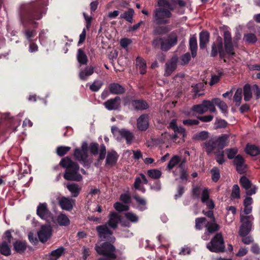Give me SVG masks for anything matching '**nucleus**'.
Listing matches in <instances>:
<instances>
[{
  "label": "nucleus",
  "instance_id": "1",
  "mask_svg": "<svg viewBox=\"0 0 260 260\" xmlns=\"http://www.w3.org/2000/svg\"><path fill=\"white\" fill-rule=\"evenodd\" d=\"M43 5L38 2H32L21 6L20 10L21 24L24 29L22 32L29 42L33 41L36 35L38 23L34 20H40L42 17V10Z\"/></svg>",
  "mask_w": 260,
  "mask_h": 260
},
{
  "label": "nucleus",
  "instance_id": "2",
  "mask_svg": "<svg viewBox=\"0 0 260 260\" xmlns=\"http://www.w3.org/2000/svg\"><path fill=\"white\" fill-rule=\"evenodd\" d=\"M223 37L224 43L220 36H218L216 41L212 43L210 56L215 57L218 54L219 58L225 62L226 54L229 56L233 57L236 55V53L231 32L229 30L224 31Z\"/></svg>",
  "mask_w": 260,
  "mask_h": 260
},
{
  "label": "nucleus",
  "instance_id": "3",
  "mask_svg": "<svg viewBox=\"0 0 260 260\" xmlns=\"http://www.w3.org/2000/svg\"><path fill=\"white\" fill-rule=\"evenodd\" d=\"M172 13L166 8H155L152 13V21L156 25L153 28L152 34L153 36H162L168 34L171 30L170 18Z\"/></svg>",
  "mask_w": 260,
  "mask_h": 260
},
{
  "label": "nucleus",
  "instance_id": "4",
  "mask_svg": "<svg viewBox=\"0 0 260 260\" xmlns=\"http://www.w3.org/2000/svg\"><path fill=\"white\" fill-rule=\"evenodd\" d=\"M59 165L66 169L63 178L66 180L77 182L82 180V176L79 173V165L77 162L72 160L69 156L62 158L59 162Z\"/></svg>",
  "mask_w": 260,
  "mask_h": 260
},
{
  "label": "nucleus",
  "instance_id": "5",
  "mask_svg": "<svg viewBox=\"0 0 260 260\" xmlns=\"http://www.w3.org/2000/svg\"><path fill=\"white\" fill-rule=\"evenodd\" d=\"M229 136L226 134H222L221 136H212L209 140L202 144L203 148L208 155L216 153L222 150L229 142Z\"/></svg>",
  "mask_w": 260,
  "mask_h": 260
},
{
  "label": "nucleus",
  "instance_id": "6",
  "mask_svg": "<svg viewBox=\"0 0 260 260\" xmlns=\"http://www.w3.org/2000/svg\"><path fill=\"white\" fill-rule=\"evenodd\" d=\"M112 243V242L107 241L100 245L96 244L94 249L98 254L105 256L111 259H116L117 258L115 253L116 249Z\"/></svg>",
  "mask_w": 260,
  "mask_h": 260
},
{
  "label": "nucleus",
  "instance_id": "7",
  "mask_svg": "<svg viewBox=\"0 0 260 260\" xmlns=\"http://www.w3.org/2000/svg\"><path fill=\"white\" fill-rule=\"evenodd\" d=\"M207 248L212 252L219 253L225 251L224 241L221 233H218L207 244Z\"/></svg>",
  "mask_w": 260,
  "mask_h": 260
},
{
  "label": "nucleus",
  "instance_id": "8",
  "mask_svg": "<svg viewBox=\"0 0 260 260\" xmlns=\"http://www.w3.org/2000/svg\"><path fill=\"white\" fill-rule=\"evenodd\" d=\"M96 230L100 238L109 241L112 243L115 242L116 239L112 236L113 232L107 226V224L97 226Z\"/></svg>",
  "mask_w": 260,
  "mask_h": 260
},
{
  "label": "nucleus",
  "instance_id": "9",
  "mask_svg": "<svg viewBox=\"0 0 260 260\" xmlns=\"http://www.w3.org/2000/svg\"><path fill=\"white\" fill-rule=\"evenodd\" d=\"M123 100L125 104L131 103L133 108L136 111H144L149 108L148 103L143 99L131 100L128 95L124 98Z\"/></svg>",
  "mask_w": 260,
  "mask_h": 260
},
{
  "label": "nucleus",
  "instance_id": "10",
  "mask_svg": "<svg viewBox=\"0 0 260 260\" xmlns=\"http://www.w3.org/2000/svg\"><path fill=\"white\" fill-rule=\"evenodd\" d=\"M178 39V35L175 31H173L168 35L166 39L164 38L165 43L162 44V47L165 49V52L168 51L177 44Z\"/></svg>",
  "mask_w": 260,
  "mask_h": 260
},
{
  "label": "nucleus",
  "instance_id": "11",
  "mask_svg": "<svg viewBox=\"0 0 260 260\" xmlns=\"http://www.w3.org/2000/svg\"><path fill=\"white\" fill-rule=\"evenodd\" d=\"M233 162L239 174H242L246 172L247 165L245 164V158L241 154H238L234 158Z\"/></svg>",
  "mask_w": 260,
  "mask_h": 260
},
{
  "label": "nucleus",
  "instance_id": "12",
  "mask_svg": "<svg viewBox=\"0 0 260 260\" xmlns=\"http://www.w3.org/2000/svg\"><path fill=\"white\" fill-rule=\"evenodd\" d=\"M241 221L243 223L240 228L239 234L241 237H245L251 231V223L248 216H241Z\"/></svg>",
  "mask_w": 260,
  "mask_h": 260
},
{
  "label": "nucleus",
  "instance_id": "13",
  "mask_svg": "<svg viewBox=\"0 0 260 260\" xmlns=\"http://www.w3.org/2000/svg\"><path fill=\"white\" fill-rule=\"evenodd\" d=\"M52 235V228L50 225H43L38 232L40 241L42 243L46 242Z\"/></svg>",
  "mask_w": 260,
  "mask_h": 260
},
{
  "label": "nucleus",
  "instance_id": "14",
  "mask_svg": "<svg viewBox=\"0 0 260 260\" xmlns=\"http://www.w3.org/2000/svg\"><path fill=\"white\" fill-rule=\"evenodd\" d=\"M37 214L42 219L47 220L51 217L52 214L48 208L46 203H39L37 208Z\"/></svg>",
  "mask_w": 260,
  "mask_h": 260
},
{
  "label": "nucleus",
  "instance_id": "15",
  "mask_svg": "<svg viewBox=\"0 0 260 260\" xmlns=\"http://www.w3.org/2000/svg\"><path fill=\"white\" fill-rule=\"evenodd\" d=\"M120 104L121 98L119 96L108 100L104 103L105 107L109 111L118 110Z\"/></svg>",
  "mask_w": 260,
  "mask_h": 260
},
{
  "label": "nucleus",
  "instance_id": "16",
  "mask_svg": "<svg viewBox=\"0 0 260 260\" xmlns=\"http://www.w3.org/2000/svg\"><path fill=\"white\" fill-rule=\"evenodd\" d=\"M149 115L147 114L141 115L137 120V127L140 131H146L149 127Z\"/></svg>",
  "mask_w": 260,
  "mask_h": 260
},
{
  "label": "nucleus",
  "instance_id": "17",
  "mask_svg": "<svg viewBox=\"0 0 260 260\" xmlns=\"http://www.w3.org/2000/svg\"><path fill=\"white\" fill-rule=\"evenodd\" d=\"M75 200L65 197H61L58 201V205L63 210L71 211L75 205Z\"/></svg>",
  "mask_w": 260,
  "mask_h": 260
},
{
  "label": "nucleus",
  "instance_id": "18",
  "mask_svg": "<svg viewBox=\"0 0 260 260\" xmlns=\"http://www.w3.org/2000/svg\"><path fill=\"white\" fill-rule=\"evenodd\" d=\"M119 155L114 150L108 151L106 158L105 166L107 167L114 166L118 160Z\"/></svg>",
  "mask_w": 260,
  "mask_h": 260
},
{
  "label": "nucleus",
  "instance_id": "19",
  "mask_svg": "<svg viewBox=\"0 0 260 260\" xmlns=\"http://www.w3.org/2000/svg\"><path fill=\"white\" fill-rule=\"evenodd\" d=\"M109 221L108 224L109 226L113 229L117 228L119 222H121V217L117 213L112 211L109 215Z\"/></svg>",
  "mask_w": 260,
  "mask_h": 260
},
{
  "label": "nucleus",
  "instance_id": "20",
  "mask_svg": "<svg viewBox=\"0 0 260 260\" xmlns=\"http://www.w3.org/2000/svg\"><path fill=\"white\" fill-rule=\"evenodd\" d=\"M108 89L110 93L115 95L123 94L126 91L125 88L118 83H112L109 84Z\"/></svg>",
  "mask_w": 260,
  "mask_h": 260
},
{
  "label": "nucleus",
  "instance_id": "21",
  "mask_svg": "<svg viewBox=\"0 0 260 260\" xmlns=\"http://www.w3.org/2000/svg\"><path fill=\"white\" fill-rule=\"evenodd\" d=\"M210 34L206 30H203L199 34V46L201 49L203 50L207 47L209 42Z\"/></svg>",
  "mask_w": 260,
  "mask_h": 260
},
{
  "label": "nucleus",
  "instance_id": "22",
  "mask_svg": "<svg viewBox=\"0 0 260 260\" xmlns=\"http://www.w3.org/2000/svg\"><path fill=\"white\" fill-rule=\"evenodd\" d=\"M205 227L206 228V233H207L208 234H212L217 232L220 229V225L216 223V219L214 221L212 220L207 221L205 225Z\"/></svg>",
  "mask_w": 260,
  "mask_h": 260
},
{
  "label": "nucleus",
  "instance_id": "23",
  "mask_svg": "<svg viewBox=\"0 0 260 260\" xmlns=\"http://www.w3.org/2000/svg\"><path fill=\"white\" fill-rule=\"evenodd\" d=\"M27 247V243L25 241L16 240L13 242V249L17 253L22 254L25 252Z\"/></svg>",
  "mask_w": 260,
  "mask_h": 260
},
{
  "label": "nucleus",
  "instance_id": "24",
  "mask_svg": "<svg viewBox=\"0 0 260 260\" xmlns=\"http://www.w3.org/2000/svg\"><path fill=\"white\" fill-rule=\"evenodd\" d=\"M119 134L122 138L126 140V143L127 145H131L133 140L135 138L134 135L129 131L122 128L119 131Z\"/></svg>",
  "mask_w": 260,
  "mask_h": 260
},
{
  "label": "nucleus",
  "instance_id": "25",
  "mask_svg": "<svg viewBox=\"0 0 260 260\" xmlns=\"http://www.w3.org/2000/svg\"><path fill=\"white\" fill-rule=\"evenodd\" d=\"M209 103L208 100H204L201 104L193 106L191 110L197 113L204 114L207 111V104Z\"/></svg>",
  "mask_w": 260,
  "mask_h": 260
},
{
  "label": "nucleus",
  "instance_id": "26",
  "mask_svg": "<svg viewBox=\"0 0 260 260\" xmlns=\"http://www.w3.org/2000/svg\"><path fill=\"white\" fill-rule=\"evenodd\" d=\"M95 67H86L84 70L81 71L79 74V78L83 81L87 79V77L92 75L94 73Z\"/></svg>",
  "mask_w": 260,
  "mask_h": 260
},
{
  "label": "nucleus",
  "instance_id": "27",
  "mask_svg": "<svg viewBox=\"0 0 260 260\" xmlns=\"http://www.w3.org/2000/svg\"><path fill=\"white\" fill-rule=\"evenodd\" d=\"M189 48L191 52V56L194 58L197 55L198 43L196 36H193L189 40Z\"/></svg>",
  "mask_w": 260,
  "mask_h": 260
},
{
  "label": "nucleus",
  "instance_id": "28",
  "mask_svg": "<svg viewBox=\"0 0 260 260\" xmlns=\"http://www.w3.org/2000/svg\"><path fill=\"white\" fill-rule=\"evenodd\" d=\"M89 156L88 155V147L86 142H83L81 145V148H76L74 151V156Z\"/></svg>",
  "mask_w": 260,
  "mask_h": 260
},
{
  "label": "nucleus",
  "instance_id": "29",
  "mask_svg": "<svg viewBox=\"0 0 260 260\" xmlns=\"http://www.w3.org/2000/svg\"><path fill=\"white\" fill-rule=\"evenodd\" d=\"M76 58L80 65H86L88 62V57L84 51L79 48L77 50Z\"/></svg>",
  "mask_w": 260,
  "mask_h": 260
},
{
  "label": "nucleus",
  "instance_id": "30",
  "mask_svg": "<svg viewBox=\"0 0 260 260\" xmlns=\"http://www.w3.org/2000/svg\"><path fill=\"white\" fill-rule=\"evenodd\" d=\"M177 67V62L176 60L172 59L170 62H167L165 64V72L164 76L168 77L175 70Z\"/></svg>",
  "mask_w": 260,
  "mask_h": 260
},
{
  "label": "nucleus",
  "instance_id": "31",
  "mask_svg": "<svg viewBox=\"0 0 260 260\" xmlns=\"http://www.w3.org/2000/svg\"><path fill=\"white\" fill-rule=\"evenodd\" d=\"M154 38L152 41V46L154 49H160L162 51L165 52V49L162 47L164 43V38L157 36Z\"/></svg>",
  "mask_w": 260,
  "mask_h": 260
},
{
  "label": "nucleus",
  "instance_id": "32",
  "mask_svg": "<svg viewBox=\"0 0 260 260\" xmlns=\"http://www.w3.org/2000/svg\"><path fill=\"white\" fill-rule=\"evenodd\" d=\"M244 100L246 102L249 101L252 96V86L249 84H246L243 86Z\"/></svg>",
  "mask_w": 260,
  "mask_h": 260
},
{
  "label": "nucleus",
  "instance_id": "33",
  "mask_svg": "<svg viewBox=\"0 0 260 260\" xmlns=\"http://www.w3.org/2000/svg\"><path fill=\"white\" fill-rule=\"evenodd\" d=\"M245 150L248 154L252 156H257L260 154V148L254 145H247Z\"/></svg>",
  "mask_w": 260,
  "mask_h": 260
},
{
  "label": "nucleus",
  "instance_id": "34",
  "mask_svg": "<svg viewBox=\"0 0 260 260\" xmlns=\"http://www.w3.org/2000/svg\"><path fill=\"white\" fill-rule=\"evenodd\" d=\"M68 189L72 193V197H77L81 190V187L76 183H71L67 186Z\"/></svg>",
  "mask_w": 260,
  "mask_h": 260
},
{
  "label": "nucleus",
  "instance_id": "35",
  "mask_svg": "<svg viewBox=\"0 0 260 260\" xmlns=\"http://www.w3.org/2000/svg\"><path fill=\"white\" fill-rule=\"evenodd\" d=\"M0 253L4 256H8L11 254V250L9 243L6 241H3L0 244Z\"/></svg>",
  "mask_w": 260,
  "mask_h": 260
},
{
  "label": "nucleus",
  "instance_id": "36",
  "mask_svg": "<svg viewBox=\"0 0 260 260\" xmlns=\"http://www.w3.org/2000/svg\"><path fill=\"white\" fill-rule=\"evenodd\" d=\"M136 66L139 68L140 73L144 75L146 72V62L142 57L138 56L136 58Z\"/></svg>",
  "mask_w": 260,
  "mask_h": 260
},
{
  "label": "nucleus",
  "instance_id": "37",
  "mask_svg": "<svg viewBox=\"0 0 260 260\" xmlns=\"http://www.w3.org/2000/svg\"><path fill=\"white\" fill-rule=\"evenodd\" d=\"M213 102L214 103L215 105L218 106L222 113L223 114H228V107L226 104L224 102L220 100L218 98H214Z\"/></svg>",
  "mask_w": 260,
  "mask_h": 260
},
{
  "label": "nucleus",
  "instance_id": "38",
  "mask_svg": "<svg viewBox=\"0 0 260 260\" xmlns=\"http://www.w3.org/2000/svg\"><path fill=\"white\" fill-rule=\"evenodd\" d=\"M209 133L207 131H203L197 133L193 136V140L195 141H205L208 139Z\"/></svg>",
  "mask_w": 260,
  "mask_h": 260
},
{
  "label": "nucleus",
  "instance_id": "39",
  "mask_svg": "<svg viewBox=\"0 0 260 260\" xmlns=\"http://www.w3.org/2000/svg\"><path fill=\"white\" fill-rule=\"evenodd\" d=\"M58 224L60 226H67L70 223V221L67 216L64 214H59L57 218Z\"/></svg>",
  "mask_w": 260,
  "mask_h": 260
},
{
  "label": "nucleus",
  "instance_id": "40",
  "mask_svg": "<svg viewBox=\"0 0 260 260\" xmlns=\"http://www.w3.org/2000/svg\"><path fill=\"white\" fill-rule=\"evenodd\" d=\"M174 132V134L172 136V139L174 141H176L177 138L183 139L186 136L185 129L182 127H178V129Z\"/></svg>",
  "mask_w": 260,
  "mask_h": 260
},
{
  "label": "nucleus",
  "instance_id": "41",
  "mask_svg": "<svg viewBox=\"0 0 260 260\" xmlns=\"http://www.w3.org/2000/svg\"><path fill=\"white\" fill-rule=\"evenodd\" d=\"M242 89L241 88H238L234 95L233 101L235 103V105L237 107H238L240 105L242 101Z\"/></svg>",
  "mask_w": 260,
  "mask_h": 260
},
{
  "label": "nucleus",
  "instance_id": "42",
  "mask_svg": "<svg viewBox=\"0 0 260 260\" xmlns=\"http://www.w3.org/2000/svg\"><path fill=\"white\" fill-rule=\"evenodd\" d=\"M191 91L194 93L193 96H200L203 94V93H200V92L203 90L204 88V84L202 83H199L194 85H192Z\"/></svg>",
  "mask_w": 260,
  "mask_h": 260
},
{
  "label": "nucleus",
  "instance_id": "43",
  "mask_svg": "<svg viewBox=\"0 0 260 260\" xmlns=\"http://www.w3.org/2000/svg\"><path fill=\"white\" fill-rule=\"evenodd\" d=\"M181 161V157L178 155H174L168 164L167 169L171 170L174 167Z\"/></svg>",
  "mask_w": 260,
  "mask_h": 260
},
{
  "label": "nucleus",
  "instance_id": "44",
  "mask_svg": "<svg viewBox=\"0 0 260 260\" xmlns=\"http://www.w3.org/2000/svg\"><path fill=\"white\" fill-rule=\"evenodd\" d=\"M134 10L129 9L127 11L120 15V18L125 19L127 21L133 23V18L134 14Z\"/></svg>",
  "mask_w": 260,
  "mask_h": 260
},
{
  "label": "nucleus",
  "instance_id": "45",
  "mask_svg": "<svg viewBox=\"0 0 260 260\" xmlns=\"http://www.w3.org/2000/svg\"><path fill=\"white\" fill-rule=\"evenodd\" d=\"M88 156H74L75 159L78 161H82V165L84 167H86L87 168L90 167L91 161L88 158Z\"/></svg>",
  "mask_w": 260,
  "mask_h": 260
},
{
  "label": "nucleus",
  "instance_id": "46",
  "mask_svg": "<svg viewBox=\"0 0 260 260\" xmlns=\"http://www.w3.org/2000/svg\"><path fill=\"white\" fill-rule=\"evenodd\" d=\"M133 198L140 206L139 208L140 211H143L146 209V201L144 199L141 198L138 194L135 195Z\"/></svg>",
  "mask_w": 260,
  "mask_h": 260
},
{
  "label": "nucleus",
  "instance_id": "47",
  "mask_svg": "<svg viewBox=\"0 0 260 260\" xmlns=\"http://www.w3.org/2000/svg\"><path fill=\"white\" fill-rule=\"evenodd\" d=\"M240 183L242 187L246 190L250 189L252 185L251 181L245 176H243L240 178Z\"/></svg>",
  "mask_w": 260,
  "mask_h": 260
},
{
  "label": "nucleus",
  "instance_id": "48",
  "mask_svg": "<svg viewBox=\"0 0 260 260\" xmlns=\"http://www.w3.org/2000/svg\"><path fill=\"white\" fill-rule=\"evenodd\" d=\"M71 149V147L65 146H60L56 148V153L60 157L64 156Z\"/></svg>",
  "mask_w": 260,
  "mask_h": 260
},
{
  "label": "nucleus",
  "instance_id": "49",
  "mask_svg": "<svg viewBox=\"0 0 260 260\" xmlns=\"http://www.w3.org/2000/svg\"><path fill=\"white\" fill-rule=\"evenodd\" d=\"M161 172L157 169H151L147 171V175L154 179H158L161 176Z\"/></svg>",
  "mask_w": 260,
  "mask_h": 260
},
{
  "label": "nucleus",
  "instance_id": "50",
  "mask_svg": "<svg viewBox=\"0 0 260 260\" xmlns=\"http://www.w3.org/2000/svg\"><path fill=\"white\" fill-rule=\"evenodd\" d=\"M124 214L126 219L132 223H136L139 221V217L132 212H125Z\"/></svg>",
  "mask_w": 260,
  "mask_h": 260
},
{
  "label": "nucleus",
  "instance_id": "51",
  "mask_svg": "<svg viewBox=\"0 0 260 260\" xmlns=\"http://www.w3.org/2000/svg\"><path fill=\"white\" fill-rule=\"evenodd\" d=\"M104 83L101 80H94L89 86L90 90L92 92L98 91L102 87Z\"/></svg>",
  "mask_w": 260,
  "mask_h": 260
},
{
  "label": "nucleus",
  "instance_id": "52",
  "mask_svg": "<svg viewBox=\"0 0 260 260\" xmlns=\"http://www.w3.org/2000/svg\"><path fill=\"white\" fill-rule=\"evenodd\" d=\"M207 219L205 217H198L195 219L194 228L197 230H201L203 229V224L206 222Z\"/></svg>",
  "mask_w": 260,
  "mask_h": 260
},
{
  "label": "nucleus",
  "instance_id": "53",
  "mask_svg": "<svg viewBox=\"0 0 260 260\" xmlns=\"http://www.w3.org/2000/svg\"><path fill=\"white\" fill-rule=\"evenodd\" d=\"M227 154V157L229 159H234V158L237 155L238 149L237 148H227L225 150Z\"/></svg>",
  "mask_w": 260,
  "mask_h": 260
},
{
  "label": "nucleus",
  "instance_id": "54",
  "mask_svg": "<svg viewBox=\"0 0 260 260\" xmlns=\"http://www.w3.org/2000/svg\"><path fill=\"white\" fill-rule=\"evenodd\" d=\"M64 251V248L63 247H60L55 250L52 251L49 255H50V256L52 257H54V258H56L57 260L61 256Z\"/></svg>",
  "mask_w": 260,
  "mask_h": 260
},
{
  "label": "nucleus",
  "instance_id": "55",
  "mask_svg": "<svg viewBox=\"0 0 260 260\" xmlns=\"http://www.w3.org/2000/svg\"><path fill=\"white\" fill-rule=\"evenodd\" d=\"M243 39L248 43L251 44L255 43L257 40L256 35L253 33L245 34Z\"/></svg>",
  "mask_w": 260,
  "mask_h": 260
},
{
  "label": "nucleus",
  "instance_id": "56",
  "mask_svg": "<svg viewBox=\"0 0 260 260\" xmlns=\"http://www.w3.org/2000/svg\"><path fill=\"white\" fill-rule=\"evenodd\" d=\"M157 5L158 7V8H165L166 7L167 9L170 10L171 12L174 10L170 3L167 0H158Z\"/></svg>",
  "mask_w": 260,
  "mask_h": 260
},
{
  "label": "nucleus",
  "instance_id": "57",
  "mask_svg": "<svg viewBox=\"0 0 260 260\" xmlns=\"http://www.w3.org/2000/svg\"><path fill=\"white\" fill-rule=\"evenodd\" d=\"M211 173L212 174V181L214 182H217L220 177L219 170L216 167H214L211 170Z\"/></svg>",
  "mask_w": 260,
  "mask_h": 260
},
{
  "label": "nucleus",
  "instance_id": "58",
  "mask_svg": "<svg viewBox=\"0 0 260 260\" xmlns=\"http://www.w3.org/2000/svg\"><path fill=\"white\" fill-rule=\"evenodd\" d=\"M223 75V73L222 72H219L218 75H212L210 81L209 82V85L210 86H213L218 83Z\"/></svg>",
  "mask_w": 260,
  "mask_h": 260
},
{
  "label": "nucleus",
  "instance_id": "59",
  "mask_svg": "<svg viewBox=\"0 0 260 260\" xmlns=\"http://www.w3.org/2000/svg\"><path fill=\"white\" fill-rule=\"evenodd\" d=\"M228 125V122L222 119H217L215 122V129L225 128Z\"/></svg>",
  "mask_w": 260,
  "mask_h": 260
},
{
  "label": "nucleus",
  "instance_id": "60",
  "mask_svg": "<svg viewBox=\"0 0 260 260\" xmlns=\"http://www.w3.org/2000/svg\"><path fill=\"white\" fill-rule=\"evenodd\" d=\"M240 188L237 184H235L233 186L232 191L231 193V197L233 199H239L240 198Z\"/></svg>",
  "mask_w": 260,
  "mask_h": 260
},
{
  "label": "nucleus",
  "instance_id": "61",
  "mask_svg": "<svg viewBox=\"0 0 260 260\" xmlns=\"http://www.w3.org/2000/svg\"><path fill=\"white\" fill-rule=\"evenodd\" d=\"M99 148V145L98 143L94 142L91 143L89 145L90 153L93 155H97L98 153Z\"/></svg>",
  "mask_w": 260,
  "mask_h": 260
},
{
  "label": "nucleus",
  "instance_id": "62",
  "mask_svg": "<svg viewBox=\"0 0 260 260\" xmlns=\"http://www.w3.org/2000/svg\"><path fill=\"white\" fill-rule=\"evenodd\" d=\"M185 191V187L182 185H178L177 188V193H176L174 196V199L177 200V199L180 198L184 193Z\"/></svg>",
  "mask_w": 260,
  "mask_h": 260
},
{
  "label": "nucleus",
  "instance_id": "63",
  "mask_svg": "<svg viewBox=\"0 0 260 260\" xmlns=\"http://www.w3.org/2000/svg\"><path fill=\"white\" fill-rule=\"evenodd\" d=\"M200 123L199 119H187L183 121V124L185 125L192 126L193 125H198Z\"/></svg>",
  "mask_w": 260,
  "mask_h": 260
},
{
  "label": "nucleus",
  "instance_id": "64",
  "mask_svg": "<svg viewBox=\"0 0 260 260\" xmlns=\"http://www.w3.org/2000/svg\"><path fill=\"white\" fill-rule=\"evenodd\" d=\"M215 159L219 165H222L225 161L224 158V152L221 151V152L217 153L216 155Z\"/></svg>",
  "mask_w": 260,
  "mask_h": 260
}]
</instances>
